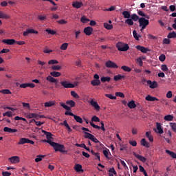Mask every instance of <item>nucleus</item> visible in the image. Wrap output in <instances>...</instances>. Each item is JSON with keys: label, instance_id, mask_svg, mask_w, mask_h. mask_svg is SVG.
Wrapping results in <instances>:
<instances>
[{"label": "nucleus", "instance_id": "obj_35", "mask_svg": "<svg viewBox=\"0 0 176 176\" xmlns=\"http://www.w3.org/2000/svg\"><path fill=\"white\" fill-rule=\"evenodd\" d=\"M91 155H94V156H96V158H95L96 160H97V159H98V160H99V162H100L99 153H96V152H94V151L91 150Z\"/></svg>", "mask_w": 176, "mask_h": 176}, {"label": "nucleus", "instance_id": "obj_47", "mask_svg": "<svg viewBox=\"0 0 176 176\" xmlns=\"http://www.w3.org/2000/svg\"><path fill=\"white\" fill-rule=\"evenodd\" d=\"M28 116L29 119H32V118H35L38 120V116L37 113H31Z\"/></svg>", "mask_w": 176, "mask_h": 176}, {"label": "nucleus", "instance_id": "obj_1", "mask_svg": "<svg viewBox=\"0 0 176 176\" xmlns=\"http://www.w3.org/2000/svg\"><path fill=\"white\" fill-rule=\"evenodd\" d=\"M55 152H60L61 153H67V150H65V146L64 144H60L58 143H55L53 146Z\"/></svg>", "mask_w": 176, "mask_h": 176}, {"label": "nucleus", "instance_id": "obj_46", "mask_svg": "<svg viewBox=\"0 0 176 176\" xmlns=\"http://www.w3.org/2000/svg\"><path fill=\"white\" fill-rule=\"evenodd\" d=\"M138 14L142 17H146V19H149V16H146L145 13H144V12H142V10H138Z\"/></svg>", "mask_w": 176, "mask_h": 176}, {"label": "nucleus", "instance_id": "obj_54", "mask_svg": "<svg viewBox=\"0 0 176 176\" xmlns=\"http://www.w3.org/2000/svg\"><path fill=\"white\" fill-rule=\"evenodd\" d=\"M70 94L72 97H74V98H79V95H78L75 91H72Z\"/></svg>", "mask_w": 176, "mask_h": 176}, {"label": "nucleus", "instance_id": "obj_8", "mask_svg": "<svg viewBox=\"0 0 176 176\" xmlns=\"http://www.w3.org/2000/svg\"><path fill=\"white\" fill-rule=\"evenodd\" d=\"M147 85H149L150 89H156L157 87V81L152 82L151 80L146 81Z\"/></svg>", "mask_w": 176, "mask_h": 176}, {"label": "nucleus", "instance_id": "obj_50", "mask_svg": "<svg viewBox=\"0 0 176 176\" xmlns=\"http://www.w3.org/2000/svg\"><path fill=\"white\" fill-rule=\"evenodd\" d=\"M43 142H47V144H50V145H51V146H54V144H56V142H52V140H50V139H47V140H43Z\"/></svg>", "mask_w": 176, "mask_h": 176}, {"label": "nucleus", "instance_id": "obj_18", "mask_svg": "<svg viewBox=\"0 0 176 176\" xmlns=\"http://www.w3.org/2000/svg\"><path fill=\"white\" fill-rule=\"evenodd\" d=\"M73 8H76V9H80L82 6H83V3L79 2V1H76L74 2L72 4Z\"/></svg>", "mask_w": 176, "mask_h": 176}, {"label": "nucleus", "instance_id": "obj_41", "mask_svg": "<svg viewBox=\"0 0 176 176\" xmlns=\"http://www.w3.org/2000/svg\"><path fill=\"white\" fill-rule=\"evenodd\" d=\"M85 136L84 138H88V140H91L93 138V137L94 136V135H91L90 133L89 132H85Z\"/></svg>", "mask_w": 176, "mask_h": 176}, {"label": "nucleus", "instance_id": "obj_45", "mask_svg": "<svg viewBox=\"0 0 176 176\" xmlns=\"http://www.w3.org/2000/svg\"><path fill=\"white\" fill-rule=\"evenodd\" d=\"M104 27L106 28V30H112V28H113V26L108 23H104Z\"/></svg>", "mask_w": 176, "mask_h": 176}, {"label": "nucleus", "instance_id": "obj_42", "mask_svg": "<svg viewBox=\"0 0 176 176\" xmlns=\"http://www.w3.org/2000/svg\"><path fill=\"white\" fill-rule=\"evenodd\" d=\"M126 24H128V25H134V22L133 21V19L131 18H128L125 20Z\"/></svg>", "mask_w": 176, "mask_h": 176}, {"label": "nucleus", "instance_id": "obj_13", "mask_svg": "<svg viewBox=\"0 0 176 176\" xmlns=\"http://www.w3.org/2000/svg\"><path fill=\"white\" fill-rule=\"evenodd\" d=\"M84 33L85 35H91L93 34V28L88 26L84 29Z\"/></svg>", "mask_w": 176, "mask_h": 176}, {"label": "nucleus", "instance_id": "obj_59", "mask_svg": "<svg viewBox=\"0 0 176 176\" xmlns=\"http://www.w3.org/2000/svg\"><path fill=\"white\" fill-rule=\"evenodd\" d=\"M105 97L110 98V100H116V96H113L112 94H105Z\"/></svg>", "mask_w": 176, "mask_h": 176}, {"label": "nucleus", "instance_id": "obj_43", "mask_svg": "<svg viewBox=\"0 0 176 176\" xmlns=\"http://www.w3.org/2000/svg\"><path fill=\"white\" fill-rule=\"evenodd\" d=\"M74 120H75L76 122H77L78 123H83V120H82V118H80V116H74Z\"/></svg>", "mask_w": 176, "mask_h": 176}, {"label": "nucleus", "instance_id": "obj_14", "mask_svg": "<svg viewBox=\"0 0 176 176\" xmlns=\"http://www.w3.org/2000/svg\"><path fill=\"white\" fill-rule=\"evenodd\" d=\"M133 155L135 156V157L138 159V160H140V162H142V163H145V162H146V158H145V157H143L142 155H140L135 153H133Z\"/></svg>", "mask_w": 176, "mask_h": 176}, {"label": "nucleus", "instance_id": "obj_12", "mask_svg": "<svg viewBox=\"0 0 176 176\" xmlns=\"http://www.w3.org/2000/svg\"><path fill=\"white\" fill-rule=\"evenodd\" d=\"M46 80L50 82V83H55V85H57V83H58V80L54 78V77H52V76H47Z\"/></svg>", "mask_w": 176, "mask_h": 176}, {"label": "nucleus", "instance_id": "obj_52", "mask_svg": "<svg viewBox=\"0 0 176 176\" xmlns=\"http://www.w3.org/2000/svg\"><path fill=\"white\" fill-rule=\"evenodd\" d=\"M67 48H68V43H63L60 46V50H67Z\"/></svg>", "mask_w": 176, "mask_h": 176}, {"label": "nucleus", "instance_id": "obj_5", "mask_svg": "<svg viewBox=\"0 0 176 176\" xmlns=\"http://www.w3.org/2000/svg\"><path fill=\"white\" fill-rule=\"evenodd\" d=\"M105 67H107V68H113L114 69L119 68V66H118V65H116V63H115L114 62H113L111 60H107L105 63Z\"/></svg>", "mask_w": 176, "mask_h": 176}, {"label": "nucleus", "instance_id": "obj_33", "mask_svg": "<svg viewBox=\"0 0 176 176\" xmlns=\"http://www.w3.org/2000/svg\"><path fill=\"white\" fill-rule=\"evenodd\" d=\"M122 15L124 16V19H130V17H131V15L130 14V12L129 11H123Z\"/></svg>", "mask_w": 176, "mask_h": 176}, {"label": "nucleus", "instance_id": "obj_48", "mask_svg": "<svg viewBox=\"0 0 176 176\" xmlns=\"http://www.w3.org/2000/svg\"><path fill=\"white\" fill-rule=\"evenodd\" d=\"M45 31L46 32H47V34H50V35H56V31L52 29H46Z\"/></svg>", "mask_w": 176, "mask_h": 176}, {"label": "nucleus", "instance_id": "obj_11", "mask_svg": "<svg viewBox=\"0 0 176 176\" xmlns=\"http://www.w3.org/2000/svg\"><path fill=\"white\" fill-rule=\"evenodd\" d=\"M3 43H6V45H14V43H16V40L12 38V39H9V38H7V39H3L2 41Z\"/></svg>", "mask_w": 176, "mask_h": 176}, {"label": "nucleus", "instance_id": "obj_17", "mask_svg": "<svg viewBox=\"0 0 176 176\" xmlns=\"http://www.w3.org/2000/svg\"><path fill=\"white\" fill-rule=\"evenodd\" d=\"M3 131L5 133H17V129H13L12 128H9L8 126H6V127L3 128Z\"/></svg>", "mask_w": 176, "mask_h": 176}, {"label": "nucleus", "instance_id": "obj_53", "mask_svg": "<svg viewBox=\"0 0 176 176\" xmlns=\"http://www.w3.org/2000/svg\"><path fill=\"white\" fill-rule=\"evenodd\" d=\"M43 157H45V155H38L37 157L35 159L36 163H38V162H42Z\"/></svg>", "mask_w": 176, "mask_h": 176}, {"label": "nucleus", "instance_id": "obj_22", "mask_svg": "<svg viewBox=\"0 0 176 176\" xmlns=\"http://www.w3.org/2000/svg\"><path fill=\"white\" fill-rule=\"evenodd\" d=\"M61 124H63L65 127H66V129H67L68 133H71L72 131V129H71V127L68 124V122H67V120H64L63 123H61Z\"/></svg>", "mask_w": 176, "mask_h": 176}, {"label": "nucleus", "instance_id": "obj_4", "mask_svg": "<svg viewBox=\"0 0 176 176\" xmlns=\"http://www.w3.org/2000/svg\"><path fill=\"white\" fill-rule=\"evenodd\" d=\"M116 47L119 52H127V50L130 49L129 45L124 44L123 43H118L116 44Z\"/></svg>", "mask_w": 176, "mask_h": 176}, {"label": "nucleus", "instance_id": "obj_32", "mask_svg": "<svg viewBox=\"0 0 176 176\" xmlns=\"http://www.w3.org/2000/svg\"><path fill=\"white\" fill-rule=\"evenodd\" d=\"M127 105H128L129 108H130L131 109H133L137 107L134 100L130 101Z\"/></svg>", "mask_w": 176, "mask_h": 176}, {"label": "nucleus", "instance_id": "obj_19", "mask_svg": "<svg viewBox=\"0 0 176 176\" xmlns=\"http://www.w3.org/2000/svg\"><path fill=\"white\" fill-rule=\"evenodd\" d=\"M140 144L142 146H145V148H149V146H151V144H149V142H146V140H145V138L141 140Z\"/></svg>", "mask_w": 176, "mask_h": 176}, {"label": "nucleus", "instance_id": "obj_39", "mask_svg": "<svg viewBox=\"0 0 176 176\" xmlns=\"http://www.w3.org/2000/svg\"><path fill=\"white\" fill-rule=\"evenodd\" d=\"M66 104H67V105H69V107H70L71 108H74V107H75V105H76L75 102H74V100H67V101L66 102Z\"/></svg>", "mask_w": 176, "mask_h": 176}, {"label": "nucleus", "instance_id": "obj_58", "mask_svg": "<svg viewBox=\"0 0 176 176\" xmlns=\"http://www.w3.org/2000/svg\"><path fill=\"white\" fill-rule=\"evenodd\" d=\"M159 60L160 61H161L162 63H163L164 61L166 60V55L164 54H161L159 57Z\"/></svg>", "mask_w": 176, "mask_h": 176}, {"label": "nucleus", "instance_id": "obj_64", "mask_svg": "<svg viewBox=\"0 0 176 176\" xmlns=\"http://www.w3.org/2000/svg\"><path fill=\"white\" fill-rule=\"evenodd\" d=\"M162 42L164 45H170V41L169 40V38H164Z\"/></svg>", "mask_w": 176, "mask_h": 176}, {"label": "nucleus", "instance_id": "obj_30", "mask_svg": "<svg viewBox=\"0 0 176 176\" xmlns=\"http://www.w3.org/2000/svg\"><path fill=\"white\" fill-rule=\"evenodd\" d=\"M100 80L102 82V83H105V82H111V77L109 76H102L100 78Z\"/></svg>", "mask_w": 176, "mask_h": 176}, {"label": "nucleus", "instance_id": "obj_57", "mask_svg": "<svg viewBox=\"0 0 176 176\" xmlns=\"http://www.w3.org/2000/svg\"><path fill=\"white\" fill-rule=\"evenodd\" d=\"M161 69L164 72H167L168 71V67L166 65H162Z\"/></svg>", "mask_w": 176, "mask_h": 176}, {"label": "nucleus", "instance_id": "obj_44", "mask_svg": "<svg viewBox=\"0 0 176 176\" xmlns=\"http://www.w3.org/2000/svg\"><path fill=\"white\" fill-rule=\"evenodd\" d=\"M167 38H168V39L176 38V33H175V32H170L168 34Z\"/></svg>", "mask_w": 176, "mask_h": 176}, {"label": "nucleus", "instance_id": "obj_28", "mask_svg": "<svg viewBox=\"0 0 176 176\" xmlns=\"http://www.w3.org/2000/svg\"><path fill=\"white\" fill-rule=\"evenodd\" d=\"M166 153L168 155H170V157L173 159H176V153L170 151V150H166Z\"/></svg>", "mask_w": 176, "mask_h": 176}, {"label": "nucleus", "instance_id": "obj_7", "mask_svg": "<svg viewBox=\"0 0 176 176\" xmlns=\"http://www.w3.org/2000/svg\"><path fill=\"white\" fill-rule=\"evenodd\" d=\"M28 34H38V31L34 30V29H28L26 31L23 32V36H28Z\"/></svg>", "mask_w": 176, "mask_h": 176}, {"label": "nucleus", "instance_id": "obj_21", "mask_svg": "<svg viewBox=\"0 0 176 176\" xmlns=\"http://www.w3.org/2000/svg\"><path fill=\"white\" fill-rule=\"evenodd\" d=\"M145 100L146 101H159V99L157 98L156 97H153L151 95H148L146 98H145Z\"/></svg>", "mask_w": 176, "mask_h": 176}, {"label": "nucleus", "instance_id": "obj_15", "mask_svg": "<svg viewBox=\"0 0 176 176\" xmlns=\"http://www.w3.org/2000/svg\"><path fill=\"white\" fill-rule=\"evenodd\" d=\"M122 79H126V76L118 74L113 76V80H115V82H119V80H122Z\"/></svg>", "mask_w": 176, "mask_h": 176}, {"label": "nucleus", "instance_id": "obj_40", "mask_svg": "<svg viewBox=\"0 0 176 176\" xmlns=\"http://www.w3.org/2000/svg\"><path fill=\"white\" fill-rule=\"evenodd\" d=\"M133 38H135V39L136 41H140V38H141V36L140 35H138L137 34V31L136 30H133Z\"/></svg>", "mask_w": 176, "mask_h": 176}, {"label": "nucleus", "instance_id": "obj_60", "mask_svg": "<svg viewBox=\"0 0 176 176\" xmlns=\"http://www.w3.org/2000/svg\"><path fill=\"white\" fill-rule=\"evenodd\" d=\"M116 97H120L121 98H124V94L122 92H116Z\"/></svg>", "mask_w": 176, "mask_h": 176}, {"label": "nucleus", "instance_id": "obj_37", "mask_svg": "<svg viewBox=\"0 0 176 176\" xmlns=\"http://www.w3.org/2000/svg\"><path fill=\"white\" fill-rule=\"evenodd\" d=\"M164 119L166 122H171V120L174 119V116H173L172 115H167L164 116Z\"/></svg>", "mask_w": 176, "mask_h": 176}, {"label": "nucleus", "instance_id": "obj_51", "mask_svg": "<svg viewBox=\"0 0 176 176\" xmlns=\"http://www.w3.org/2000/svg\"><path fill=\"white\" fill-rule=\"evenodd\" d=\"M170 126L175 133H176V123L175 122H170Z\"/></svg>", "mask_w": 176, "mask_h": 176}, {"label": "nucleus", "instance_id": "obj_27", "mask_svg": "<svg viewBox=\"0 0 176 176\" xmlns=\"http://www.w3.org/2000/svg\"><path fill=\"white\" fill-rule=\"evenodd\" d=\"M53 105H55V102L53 101H48L44 103L45 108H50V107H53Z\"/></svg>", "mask_w": 176, "mask_h": 176}, {"label": "nucleus", "instance_id": "obj_23", "mask_svg": "<svg viewBox=\"0 0 176 176\" xmlns=\"http://www.w3.org/2000/svg\"><path fill=\"white\" fill-rule=\"evenodd\" d=\"M23 144H28V139L25 138H22L19 140L18 142L19 145H23Z\"/></svg>", "mask_w": 176, "mask_h": 176}, {"label": "nucleus", "instance_id": "obj_6", "mask_svg": "<svg viewBox=\"0 0 176 176\" xmlns=\"http://www.w3.org/2000/svg\"><path fill=\"white\" fill-rule=\"evenodd\" d=\"M60 107H63L64 109H66V111L65 112V115L69 116L71 111H71V107H68L67 104H65V103H63V102H60Z\"/></svg>", "mask_w": 176, "mask_h": 176}, {"label": "nucleus", "instance_id": "obj_25", "mask_svg": "<svg viewBox=\"0 0 176 176\" xmlns=\"http://www.w3.org/2000/svg\"><path fill=\"white\" fill-rule=\"evenodd\" d=\"M156 126H157V130L158 131V133L163 134L164 131H163V129H162V124H160V123L159 122H157Z\"/></svg>", "mask_w": 176, "mask_h": 176}, {"label": "nucleus", "instance_id": "obj_63", "mask_svg": "<svg viewBox=\"0 0 176 176\" xmlns=\"http://www.w3.org/2000/svg\"><path fill=\"white\" fill-rule=\"evenodd\" d=\"M3 116H8V118H12V111H7L3 113Z\"/></svg>", "mask_w": 176, "mask_h": 176}, {"label": "nucleus", "instance_id": "obj_29", "mask_svg": "<svg viewBox=\"0 0 176 176\" xmlns=\"http://www.w3.org/2000/svg\"><path fill=\"white\" fill-rule=\"evenodd\" d=\"M0 19H5L6 20H8V19H10V16L6 13H3V12L0 11Z\"/></svg>", "mask_w": 176, "mask_h": 176}, {"label": "nucleus", "instance_id": "obj_56", "mask_svg": "<svg viewBox=\"0 0 176 176\" xmlns=\"http://www.w3.org/2000/svg\"><path fill=\"white\" fill-rule=\"evenodd\" d=\"M136 61L140 67H142V65H144V62H142V59L141 58H138Z\"/></svg>", "mask_w": 176, "mask_h": 176}, {"label": "nucleus", "instance_id": "obj_9", "mask_svg": "<svg viewBox=\"0 0 176 176\" xmlns=\"http://www.w3.org/2000/svg\"><path fill=\"white\" fill-rule=\"evenodd\" d=\"M8 160L10 162V163L16 164V163H19L20 162V157H19L18 156H13L10 157Z\"/></svg>", "mask_w": 176, "mask_h": 176}, {"label": "nucleus", "instance_id": "obj_3", "mask_svg": "<svg viewBox=\"0 0 176 176\" xmlns=\"http://www.w3.org/2000/svg\"><path fill=\"white\" fill-rule=\"evenodd\" d=\"M60 83L65 89H74L75 86H78V82H76L74 85L67 80L60 81Z\"/></svg>", "mask_w": 176, "mask_h": 176}, {"label": "nucleus", "instance_id": "obj_38", "mask_svg": "<svg viewBox=\"0 0 176 176\" xmlns=\"http://www.w3.org/2000/svg\"><path fill=\"white\" fill-rule=\"evenodd\" d=\"M121 69L124 71V72H131V68L129 66L123 65L121 67Z\"/></svg>", "mask_w": 176, "mask_h": 176}, {"label": "nucleus", "instance_id": "obj_31", "mask_svg": "<svg viewBox=\"0 0 176 176\" xmlns=\"http://www.w3.org/2000/svg\"><path fill=\"white\" fill-rule=\"evenodd\" d=\"M146 137L148 138V141H150V142H153V136L151 135V131L146 132Z\"/></svg>", "mask_w": 176, "mask_h": 176}, {"label": "nucleus", "instance_id": "obj_10", "mask_svg": "<svg viewBox=\"0 0 176 176\" xmlns=\"http://www.w3.org/2000/svg\"><path fill=\"white\" fill-rule=\"evenodd\" d=\"M89 104L94 107V108L96 111H100V105H98V103L96 101H94V100L91 99V101L89 102Z\"/></svg>", "mask_w": 176, "mask_h": 176}, {"label": "nucleus", "instance_id": "obj_49", "mask_svg": "<svg viewBox=\"0 0 176 176\" xmlns=\"http://www.w3.org/2000/svg\"><path fill=\"white\" fill-rule=\"evenodd\" d=\"M52 71H60L61 69V66L60 65H53L52 66Z\"/></svg>", "mask_w": 176, "mask_h": 176}, {"label": "nucleus", "instance_id": "obj_55", "mask_svg": "<svg viewBox=\"0 0 176 176\" xmlns=\"http://www.w3.org/2000/svg\"><path fill=\"white\" fill-rule=\"evenodd\" d=\"M0 93H2L3 94H12V92L9 89H2L0 91Z\"/></svg>", "mask_w": 176, "mask_h": 176}, {"label": "nucleus", "instance_id": "obj_34", "mask_svg": "<svg viewBox=\"0 0 176 176\" xmlns=\"http://www.w3.org/2000/svg\"><path fill=\"white\" fill-rule=\"evenodd\" d=\"M131 19H132L133 21H140V16H138L137 14H133L131 16Z\"/></svg>", "mask_w": 176, "mask_h": 176}, {"label": "nucleus", "instance_id": "obj_24", "mask_svg": "<svg viewBox=\"0 0 176 176\" xmlns=\"http://www.w3.org/2000/svg\"><path fill=\"white\" fill-rule=\"evenodd\" d=\"M50 75H51V76H53L54 78H58V77L61 76V73L58 72L54 71V72H50Z\"/></svg>", "mask_w": 176, "mask_h": 176}, {"label": "nucleus", "instance_id": "obj_2", "mask_svg": "<svg viewBox=\"0 0 176 176\" xmlns=\"http://www.w3.org/2000/svg\"><path fill=\"white\" fill-rule=\"evenodd\" d=\"M139 27H141L140 31L142 32L143 30L146 28L147 25H149V20L145 19L144 17H141L139 19Z\"/></svg>", "mask_w": 176, "mask_h": 176}, {"label": "nucleus", "instance_id": "obj_36", "mask_svg": "<svg viewBox=\"0 0 176 176\" xmlns=\"http://www.w3.org/2000/svg\"><path fill=\"white\" fill-rule=\"evenodd\" d=\"M74 170L77 172V173H80V171H83V170L82 169V165L78 164L75 166Z\"/></svg>", "mask_w": 176, "mask_h": 176}, {"label": "nucleus", "instance_id": "obj_16", "mask_svg": "<svg viewBox=\"0 0 176 176\" xmlns=\"http://www.w3.org/2000/svg\"><path fill=\"white\" fill-rule=\"evenodd\" d=\"M136 49L138 50H140V52H142V53H146L147 52H151V50H149L148 48H146L145 47H142L141 45H137Z\"/></svg>", "mask_w": 176, "mask_h": 176}, {"label": "nucleus", "instance_id": "obj_62", "mask_svg": "<svg viewBox=\"0 0 176 176\" xmlns=\"http://www.w3.org/2000/svg\"><path fill=\"white\" fill-rule=\"evenodd\" d=\"M129 144L132 146H137V141L135 140H129Z\"/></svg>", "mask_w": 176, "mask_h": 176}, {"label": "nucleus", "instance_id": "obj_20", "mask_svg": "<svg viewBox=\"0 0 176 176\" xmlns=\"http://www.w3.org/2000/svg\"><path fill=\"white\" fill-rule=\"evenodd\" d=\"M42 133H43L45 134V135H46V138L47 140H52V137H53V134H52V133L50 132H47L43 129H42Z\"/></svg>", "mask_w": 176, "mask_h": 176}, {"label": "nucleus", "instance_id": "obj_61", "mask_svg": "<svg viewBox=\"0 0 176 176\" xmlns=\"http://www.w3.org/2000/svg\"><path fill=\"white\" fill-rule=\"evenodd\" d=\"M91 121L92 122H100V118L98 117H97V116H94L91 118Z\"/></svg>", "mask_w": 176, "mask_h": 176}, {"label": "nucleus", "instance_id": "obj_26", "mask_svg": "<svg viewBox=\"0 0 176 176\" xmlns=\"http://www.w3.org/2000/svg\"><path fill=\"white\" fill-rule=\"evenodd\" d=\"M91 85H92V86H100V85H101V80H92L91 81Z\"/></svg>", "mask_w": 176, "mask_h": 176}]
</instances>
